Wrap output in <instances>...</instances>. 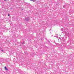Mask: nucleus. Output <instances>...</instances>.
I'll return each mask as SVG.
<instances>
[{"label":"nucleus","mask_w":74,"mask_h":74,"mask_svg":"<svg viewBox=\"0 0 74 74\" xmlns=\"http://www.w3.org/2000/svg\"><path fill=\"white\" fill-rule=\"evenodd\" d=\"M5 70H8V69H7V67H6V66H5Z\"/></svg>","instance_id":"nucleus-1"},{"label":"nucleus","mask_w":74,"mask_h":74,"mask_svg":"<svg viewBox=\"0 0 74 74\" xmlns=\"http://www.w3.org/2000/svg\"><path fill=\"white\" fill-rule=\"evenodd\" d=\"M8 16H10V14H8Z\"/></svg>","instance_id":"nucleus-2"},{"label":"nucleus","mask_w":74,"mask_h":74,"mask_svg":"<svg viewBox=\"0 0 74 74\" xmlns=\"http://www.w3.org/2000/svg\"><path fill=\"white\" fill-rule=\"evenodd\" d=\"M30 1H34V0H30Z\"/></svg>","instance_id":"nucleus-3"},{"label":"nucleus","mask_w":74,"mask_h":74,"mask_svg":"<svg viewBox=\"0 0 74 74\" xmlns=\"http://www.w3.org/2000/svg\"><path fill=\"white\" fill-rule=\"evenodd\" d=\"M7 0H4V1H7Z\"/></svg>","instance_id":"nucleus-4"}]
</instances>
